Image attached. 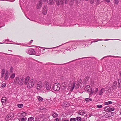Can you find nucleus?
I'll return each mask as SVG.
<instances>
[{
    "mask_svg": "<svg viewBox=\"0 0 121 121\" xmlns=\"http://www.w3.org/2000/svg\"><path fill=\"white\" fill-rule=\"evenodd\" d=\"M65 82H63L62 84V89L60 92L61 95L63 94L65 95L68 91L67 86Z\"/></svg>",
    "mask_w": 121,
    "mask_h": 121,
    "instance_id": "nucleus-1",
    "label": "nucleus"
},
{
    "mask_svg": "<svg viewBox=\"0 0 121 121\" xmlns=\"http://www.w3.org/2000/svg\"><path fill=\"white\" fill-rule=\"evenodd\" d=\"M60 86L59 83H56L54 84L53 86V89L56 91H58L60 89Z\"/></svg>",
    "mask_w": 121,
    "mask_h": 121,
    "instance_id": "nucleus-2",
    "label": "nucleus"
},
{
    "mask_svg": "<svg viewBox=\"0 0 121 121\" xmlns=\"http://www.w3.org/2000/svg\"><path fill=\"white\" fill-rule=\"evenodd\" d=\"M34 84V80L33 79H31L28 83L27 87L28 88H30L33 87Z\"/></svg>",
    "mask_w": 121,
    "mask_h": 121,
    "instance_id": "nucleus-3",
    "label": "nucleus"
},
{
    "mask_svg": "<svg viewBox=\"0 0 121 121\" xmlns=\"http://www.w3.org/2000/svg\"><path fill=\"white\" fill-rule=\"evenodd\" d=\"M14 116V114L12 113L9 114L5 118L6 120H10L12 119Z\"/></svg>",
    "mask_w": 121,
    "mask_h": 121,
    "instance_id": "nucleus-4",
    "label": "nucleus"
},
{
    "mask_svg": "<svg viewBox=\"0 0 121 121\" xmlns=\"http://www.w3.org/2000/svg\"><path fill=\"white\" fill-rule=\"evenodd\" d=\"M26 52L28 54L31 55H35V51L32 48H30L28 50H27Z\"/></svg>",
    "mask_w": 121,
    "mask_h": 121,
    "instance_id": "nucleus-5",
    "label": "nucleus"
},
{
    "mask_svg": "<svg viewBox=\"0 0 121 121\" xmlns=\"http://www.w3.org/2000/svg\"><path fill=\"white\" fill-rule=\"evenodd\" d=\"M52 84V82L50 81L46 83V87L47 90H49L51 89V85Z\"/></svg>",
    "mask_w": 121,
    "mask_h": 121,
    "instance_id": "nucleus-6",
    "label": "nucleus"
},
{
    "mask_svg": "<svg viewBox=\"0 0 121 121\" xmlns=\"http://www.w3.org/2000/svg\"><path fill=\"white\" fill-rule=\"evenodd\" d=\"M42 82L41 81L39 82L37 86V89L38 90H41L42 87Z\"/></svg>",
    "mask_w": 121,
    "mask_h": 121,
    "instance_id": "nucleus-7",
    "label": "nucleus"
},
{
    "mask_svg": "<svg viewBox=\"0 0 121 121\" xmlns=\"http://www.w3.org/2000/svg\"><path fill=\"white\" fill-rule=\"evenodd\" d=\"M82 44H81V43L79 44L78 45V47H72V48H71V50H76V49H78V48H82Z\"/></svg>",
    "mask_w": 121,
    "mask_h": 121,
    "instance_id": "nucleus-8",
    "label": "nucleus"
},
{
    "mask_svg": "<svg viewBox=\"0 0 121 121\" xmlns=\"http://www.w3.org/2000/svg\"><path fill=\"white\" fill-rule=\"evenodd\" d=\"M19 78L17 77H16L15 78L13 82V84L15 85L18 84L19 80Z\"/></svg>",
    "mask_w": 121,
    "mask_h": 121,
    "instance_id": "nucleus-9",
    "label": "nucleus"
},
{
    "mask_svg": "<svg viewBox=\"0 0 121 121\" xmlns=\"http://www.w3.org/2000/svg\"><path fill=\"white\" fill-rule=\"evenodd\" d=\"M69 3L70 4V5H72L73 3V1L74 0H71V1H69ZM75 1V2L77 4L79 3L80 2L79 0H74Z\"/></svg>",
    "mask_w": 121,
    "mask_h": 121,
    "instance_id": "nucleus-10",
    "label": "nucleus"
},
{
    "mask_svg": "<svg viewBox=\"0 0 121 121\" xmlns=\"http://www.w3.org/2000/svg\"><path fill=\"white\" fill-rule=\"evenodd\" d=\"M47 7L46 6H44L43 8L42 13L44 15H45L47 13Z\"/></svg>",
    "mask_w": 121,
    "mask_h": 121,
    "instance_id": "nucleus-11",
    "label": "nucleus"
},
{
    "mask_svg": "<svg viewBox=\"0 0 121 121\" xmlns=\"http://www.w3.org/2000/svg\"><path fill=\"white\" fill-rule=\"evenodd\" d=\"M30 78L28 76L26 77L25 79L24 83L25 85H26L29 82Z\"/></svg>",
    "mask_w": 121,
    "mask_h": 121,
    "instance_id": "nucleus-12",
    "label": "nucleus"
},
{
    "mask_svg": "<svg viewBox=\"0 0 121 121\" xmlns=\"http://www.w3.org/2000/svg\"><path fill=\"white\" fill-rule=\"evenodd\" d=\"M105 91V89L104 88H102L99 92V95H101Z\"/></svg>",
    "mask_w": 121,
    "mask_h": 121,
    "instance_id": "nucleus-13",
    "label": "nucleus"
},
{
    "mask_svg": "<svg viewBox=\"0 0 121 121\" xmlns=\"http://www.w3.org/2000/svg\"><path fill=\"white\" fill-rule=\"evenodd\" d=\"M41 54V50L38 49L37 51L35 52V55L37 56H39Z\"/></svg>",
    "mask_w": 121,
    "mask_h": 121,
    "instance_id": "nucleus-14",
    "label": "nucleus"
},
{
    "mask_svg": "<svg viewBox=\"0 0 121 121\" xmlns=\"http://www.w3.org/2000/svg\"><path fill=\"white\" fill-rule=\"evenodd\" d=\"M42 2L41 1H39L37 6V8L38 9H39L41 7L42 5Z\"/></svg>",
    "mask_w": 121,
    "mask_h": 121,
    "instance_id": "nucleus-15",
    "label": "nucleus"
},
{
    "mask_svg": "<svg viewBox=\"0 0 121 121\" xmlns=\"http://www.w3.org/2000/svg\"><path fill=\"white\" fill-rule=\"evenodd\" d=\"M23 80L24 79L23 78L20 79L18 83V85L20 86L22 85L23 83Z\"/></svg>",
    "mask_w": 121,
    "mask_h": 121,
    "instance_id": "nucleus-16",
    "label": "nucleus"
},
{
    "mask_svg": "<svg viewBox=\"0 0 121 121\" xmlns=\"http://www.w3.org/2000/svg\"><path fill=\"white\" fill-rule=\"evenodd\" d=\"M7 99L5 97H3L1 99V101L2 103H6Z\"/></svg>",
    "mask_w": 121,
    "mask_h": 121,
    "instance_id": "nucleus-17",
    "label": "nucleus"
},
{
    "mask_svg": "<svg viewBox=\"0 0 121 121\" xmlns=\"http://www.w3.org/2000/svg\"><path fill=\"white\" fill-rule=\"evenodd\" d=\"M85 111L83 110H79L78 113L80 115H83L85 114Z\"/></svg>",
    "mask_w": 121,
    "mask_h": 121,
    "instance_id": "nucleus-18",
    "label": "nucleus"
},
{
    "mask_svg": "<svg viewBox=\"0 0 121 121\" xmlns=\"http://www.w3.org/2000/svg\"><path fill=\"white\" fill-rule=\"evenodd\" d=\"M52 115L54 117H58V115L56 113L52 112Z\"/></svg>",
    "mask_w": 121,
    "mask_h": 121,
    "instance_id": "nucleus-19",
    "label": "nucleus"
},
{
    "mask_svg": "<svg viewBox=\"0 0 121 121\" xmlns=\"http://www.w3.org/2000/svg\"><path fill=\"white\" fill-rule=\"evenodd\" d=\"M69 105V103L67 102H64L62 105L64 107L68 106Z\"/></svg>",
    "mask_w": 121,
    "mask_h": 121,
    "instance_id": "nucleus-20",
    "label": "nucleus"
},
{
    "mask_svg": "<svg viewBox=\"0 0 121 121\" xmlns=\"http://www.w3.org/2000/svg\"><path fill=\"white\" fill-rule=\"evenodd\" d=\"M109 56H111V57H119V58H121V56H104V57H103V58H102L101 60H103V59L104 58H106V57H109Z\"/></svg>",
    "mask_w": 121,
    "mask_h": 121,
    "instance_id": "nucleus-21",
    "label": "nucleus"
},
{
    "mask_svg": "<svg viewBox=\"0 0 121 121\" xmlns=\"http://www.w3.org/2000/svg\"><path fill=\"white\" fill-rule=\"evenodd\" d=\"M20 114L21 115V117H25L26 115V113L24 112H22L20 113Z\"/></svg>",
    "mask_w": 121,
    "mask_h": 121,
    "instance_id": "nucleus-22",
    "label": "nucleus"
},
{
    "mask_svg": "<svg viewBox=\"0 0 121 121\" xmlns=\"http://www.w3.org/2000/svg\"><path fill=\"white\" fill-rule=\"evenodd\" d=\"M118 87H120L121 86V79H119L118 80Z\"/></svg>",
    "mask_w": 121,
    "mask_h": 121,
    "instance_id": "nucleus-23",
    "label": "nucleus"
},
{
    "mask_svg": "<svg viewBox=\"0 0 121 121\" xmlns=\"http://www.w3.org/2000/svg\"><path fill=\"white\" fill-rule=\"evenodd\" d=\"M54 0H49L48 1V3L50 4H52L54 3Z\"/></svg>",
    "mask_w": 121,
    "mask_h": 121,
    "instance_id": "nucleus-24",
    "label": "nucleus"
},
{
    "mask_svg": "<svg viewBox=\"0 0 121 121\" xmlns=\"http://www.w3.org/2000/svg\"><path fill=\"white\" fill-rule=\"evenodd\" d=\"M112 103V102L111 101H108L107 102H105L104 103V104L105 105H108L110 104H111Z\"/></svg>",
    "mask_w": 121,
    "mask_h": 121,
    "instance_id": "nucleus-25",
    "label": "nucleus"
},
{
    "mask_svg": "<svg viewBox=\"0 0 121 121\" xmlns=\"http://www.w3.org/2000/svg\"><path fill=\"white\" fill-rule=\"evenodd\" d=\"M75 85V84L74 83H73V86L71 87L70 91H72L74 88Z\"/></svg>",
    "mask_w": 121,
    "mask_h": 121,
    "instance_id": "nucleus-26",
    "label": "nucleus"
},
{
    "mask_svg": "<svg viewBox=\"0 0 121 121\" xmlns=\"http://www.w3.org/2000/svg\"><path fill=\"white\" fill-rule=\"evenodd\" d=\"M37 98L39 101H42L43 100V98L39 96H38L37 97Z\"/></svg>",
    "mask_w": 121,
    "mask_h": 121,
    "instance_id": "nucleus-27",
    "label": "nucleus"
},
{
    "mask_svg": "<svg viewBox=\"0 0 121 121\" xmlns=\"http://www.w3.org/2000/svg\"><path fill=\"white\" fill-rule=\"evenodd\" d=\"M15 76V75L14 73H12L11 74L10 76V78L11 79H13Z\"/></svg>",
    "mask_w": 121,
    "mask_h": 121,
    "instance_id": "nucleus-28",
    "label": "nucleus"
},
{
    "mask_svg": "<svg viewBox=\"0 0 121 121\" xmlns=\"http://www.w3.org/2000/svg\"><path fill=\"white\" fill-rule=\"evenodd\" d=\"M34 120V118L33 117H30L28 119V121H33Z\"/></svg>",
    "mask_w": 121,
    "mask_h": 121,
    "instance_id": "nucleus-29",
    "label": "nucleus"
},
{
    "mask_svg": "<svg viewBox=\"0 0 121 121\" xmlns=\"http://www.w3.org/2000/svg\"><path fill=\"white\" fill-rule=\"evenodd\" d=\"M94 93L95 94L98 91V88H95V89L94 90Z\"/></svg>",
    "mask_w": 121,
    "mask_h": 121,
    "instance_id": "nucleus-30",
    "label": "nucleus"
},
{
    "mask_svg": "<svg viewBox=\"0 0 121 121\" xmlns=\"http://www.w3.org/2000/svg\"><path fill=\"white\" fill-rule=\"evenodd\" d=\"M13 67H11L9 69V71L10 73H12L13 72Z\"/></svg>",
    "mask_w": 121,
    "mask_h": 121,
    "instance_id": "nucleus-31",
    "label": "nucleus"
},
{
    "mask_svg": "<svg viewBox=\"0 0 121 121\" xmlns=\"http://www.w3.org/2000/svg\"><path fill=\"white\" fill-rule=\"evenodd\" d=\"M64 64H51L50 63H48L46 64L45 65H50V64H54L56 65H64Z\"/></svg>",
    "mask_w": 121,
    "mask_h": 121,
    "instance_id": "nucleus-32",
    "label": "nucleus"
},
{
    "mask_svg": "<svg viewBox=\"0 0 121 121\" xmlns=\"http://www.w3.org/2000/svg\"><path fill=\"white\" fill-rule=\"evenodd\" d=\"M77 121H81V118L80 117H78L76 118Z\"/></svg>",
    "mask_w": 121,
    "mask_h": 121,
    "instance_id": "nucleus-33",
    "label": "nucleus"
},
{
    "mask_svg": "<svg viewBox=\"0 0 121 121\" xmlns=\"http://www.w3.org/2000/svg\"><path fill=\"white\" fill-rule=\"evenodd\" d=\"M114 108L113 107L110 108L109 109V112H111V111H113L114 110Z\"/></svg>",
    "mask_w": 121,
    "mask_h": 121,
    "instance_id": "nucleus-34",
    "label": "nucleus"
},
{
    "mask_svg": "<svg viewBox=\"0 0 121 121\" xmlns=\"http://www.w3.org/2000/svg\"><path fill=\"white\" fill-rule=\"evenodd\" d=\"M17 106L19 108H22L23 106V105L22 104H18Z\"/></svg>",
    "mask_w": 121,
    "mask_h": 121,
    "instance_id": "nucleus-35",
    "label": "nucleus"
},
{
    "mask_svg": "<svg viewBox=\"0 0 121 121\" xmlns=\"http://www.w3.org/2000/svg\"><path fill=\"white\" fill-rule=\"evenodd\" d=\"M9 76H8V75L5 74L4 78V79L5 80H7V79L9 78Z\"/></svg>",
    "mask_w": 121,
    "mask_h": 121,
    "instance_id": "nucleus-36",
    "label": "nucleus"
},
{
    "mask_svg": "<svg viewBox=\"0 0 121 121\" xmlns=\"http://www.w3.org/2000/svg\"><path fill=\"white\" fill-rule=\"evenodd\" d=\"M5 69H2V71L1 72V74H4V73H5Z\"/></svg>",
    "mask_w": 121,
    "mask_h": 121,
    "instance_id": "nucleus-37",
    "label": "nucleus"
},
{
    "mask_svg": "<svg viewBox=\"0 0 121 121\" xmlns=\"http://www.w3.org/2000/svg\"><path fill=\"white\" fill-rule=\"evenodd\" d=\"M88 79L89 77H86L84 79V80L85 81V82L86 83V82H87L88 81Z\"/></svg>",
    "mask_w": 121,
    "mask_h": 121,
    "instance_id": "nucleus-38",
    "label": "nucleus"
},
{
    "mask_svg": "<svg viewBox=\"0 0 121 121\" xmlns=\"http://www.w3.org/2000/svg\"><path fill=\"white\" fill-rule=\"evenodd\" d=\"M95 2L98 5L100 3V1L99 0H95Z\"/></svg>",
    "mask_w": 121,
    "mask_h": 121,
    "instance_id": "nucleus-39",
    "label": "nucleus"
},
{
    "mask_svg": "<svg viewBox=\"0 0 121 121\" xmlns=\"http://www.w3.org/2000/svg\"><path fill=\"white\" fill-rule=\"evenodd\" d=\"M110 108L108 107H106L104 108V110H108V111H109V109Z\"/></svg>",
    "mask_w": 121,
    "mask_h": 121,
    "instance_id": "nucleus-40",
    "label": "nucleus"
},
{
    "mask_svg": "<svg viewBox=\"0 0 121 121\" xmlns=\"http://www.w3.org/2000/svg\"><path fill=\"white\" fill-rule=\"evenodd\" d=\"M117 82L116 81H114L113 84V86H116L117 85Z\"/></svg>",
    "mask_w": 121,
    "mask_h": 121,
    "instance_id": "nucleus-41",
    "label": "nucleus"
},
{
    "mask_svg": "<svg viewBox=\"0 0 121 121\" xmlns=\"http://www.w3.org/2000/svg\"><path fill=\"white\" fill-rule=\"evenodd\" d=\"M86 101H91L92 100L91 99H90L89 98H87L85 99Z\"/></svg>",
    "mask_w": 121,
    "mask_h": 121,
    "instance_id": "nucleus-42",
    "label": "nucleus"
},
{
    "mask_svg": "<svg viewBox=\"0 0 121 121\" xmlns=\"http://www.w3.org/2000/svg\"><path fill=\"white\" fill-rule=\"evenodd\" d=\"M60 46H59L57 47H54V48H45L46 49H53L54 48H57L58 47H59Z\"/></svg>",
    "mask_w": 121,
    "mask_h": 121,
    "instance_id": "nucleus-43",
    "label": "nucleus"
},
{
    "mask_svg": "<svg viewBox=\"0 0 121 121\" xmlns=\"http://www.w3.org/2000/svg\"><path fill=\"white\" fill-rule=\"evenodd\" d=\"M26 118H22L21 119V121H26Z\"/></svg>",
    "mask_w": 121,
    "mask_h": 121,
    "instance_id": "nucleus-44",
    "label": "nucleus"
},
{
    "mask_svg": "<svg viewBox=\"0 0 121 121\" xmlns=\"http://www.w3.org/2000/svg\"><path fill=\"white\" fill-rule=\"evenodd\" d=\"M102 40V39H98V40H97V41H92L91 42V44L92 43H93L94 42H97L98 41H100V40Z\"/></svg>",
    "mask_w": 121,
    "mask_h": 121,
    "instance_id": "nucleus-45",
    "label": "nucleus"
},
{
    "mask_svg": "<svg viewBox=\"0 0 121 121\" xmlns=\"http://www.w3.org/2000/svg\"><path fill=\"white\" fill-rule=\"evenodd\" d=\"M102 105H97V107L98 108H100L102 107Z\"/></svg>",
    "mask_w": 121,
    "mask_h": 121,
    "instance_id": "nucleus-46",
    "label": "nucleus"
},
{
    "mask_svg": "<svg viewBox=\"0 0 121 121\" xmlns=\"http://www.w3.org/2000/svg\"><path fill=\"white\" fill-rule=\"evenodd\" d=\"M70 121H75V119L74 118H72L70 119Z\"/></svg>",
    "mask_w": 121,
    "mask_h": 121,
    "instance_id": "nucleus-47",
    "label": "nucleus"
},
{
    "mask_svg": "<svg viewBox=\"0 0 121 121\" xmlns=\"http://www.w3.org/2000/svg\"><path fill=\"white\" fill-rule=\"evenodd\" d=\"M90 0V2L91 4L93 3L94 1V0Z\"/></svg>",
    "mask_w": 121,
    "mask_h": 121,
    "instance_id": "nucleus-48",
    "label": "nucleus"
},
{
    "mask_svg": "<svg viewBox=\"0 0 121 121\" xmlns=\"http://www.w3.org/2000/svg\"><path fill=\"white\" fill-rule=\"evenodd\" d=\"M6 84L5 83H3L2 85V87H4L5 86Z\"/></svg>",
    "mask_w": 121,
    "mask_h": 121,
    "instance_id": "nucleus-49",
    "label": "nucleus"
},
{
    "mask_svg": "<svg viewBox=\"0 0 121 121\" xmlns=\"http://www.w3.org/2000/svg\"><path fill=\"white\" fill-rule=\"evenodd\" d=\"M115 2L116 4H117L118 3V0H115Z\"/></svg>",
    "mask_w": 121,
    "mask_h": 121,
    "instance_id": "nucleus-50",
    "label": "nucleus"
},
{
    "mask_svg": "<svg viewBox=\"0 0 121 121\" xmlns=\"http://www.w3.org/2000/svg\"><path fill=\"white\" fill-rule=\"evenodd\" d=\"M94 93V90H93L92 89H91V94H93Z\"/></svg>",
    "mask_w": 121,
    "mask_h": 121,
    "instance_id": "nucleus-51",
    "label": "nucleus"
},
{
    "mask_svg": "<svg viewBox=\"0 0 121 121\" xmlns=\"http://www.w3.org/2000/svg\"><path fill=\"white\" fill-rule=\"evenodd\" d=\"M9 74V71L8 70H7L6 71L5 75H8Z\"/></svg>",
    "mask_w": 121,
    "mask_h": 121,
    "instance_id": "nucleus-52",
    "label": "nucleus"
},
{
    "mask_svg": "<svg viewBox=\"0 0 121 121\" xmlns=\"http://www.w3.org/2000/svg\"><path fill=\"white\" fill-rule=\"evenodd\" d=\"M17 44V45H23V44L22 43H18V44Z\"/></svg>",
    "mask_w": 121,
    "mask_h": 121,
    "instance_id": "nucleus-53",
    "label": "nucleus"
},
{
    "mask_svg": "<svg viewBox=\"0 0 121 121\" xmlns=\"http://www.w3.org/2000/svg\"><path fill=\"white\" fill-rule=\"evenodd\" d=\"M61 121H69L68 120H61Z\"/></svg>",
    "mask_w": 121,
    "mask_h": 121,
    "instance_id": "nucleus-54",
    "label": "nucleus"
},
{
    "mask_svg": "<svg viewBox=\"0 0 121 121\" xmlns=\"http://www.w3.org/2000/svg\"><path fill=\"white\" fill-rule=\"evenodd\" d=\"M104 0L107 2H110V0Z\"/></svg>",
    "mask_w": 121,
    "mask_h": 121,
    "instance_id": "nucleus-55",
    "label": "nucleus"
},
{
    "mask_svg": "<svg viewBox=\"0 0 121 121\" xmlns=\"http://www.w3.org/2000/svg\"><path fill=\"white\" fill-rule=\"evenodd\" d=\"M81 121H85V120L84 118L81 119Z\"/></svg>",
    "mask_w": 121,
    "mask_h": 121,
    "instance_id": "nucleus-56",
    "label": "nucleus"
},
{
    "mask_svg": "<svg viewBox=\"0 0 121 121\" xmlns=\"http://www.w3.org/2000/svg\"><path fill=\"white\" fill-rule=\"evenodd\" d=\"M4 74H1V78H2L4 77Z\"/></svg>",
    "mask_w": 121,
    "mask_h": 121,
    "instance_id": "nucleus-57",
    "label": "nucleus"
},
{
    "mask_svg": "<svg viewBox=\"0 0 121 121\" xmlns=\"http://www.w3.org/2000/svg\"><path fill=\"white\" fill-rule=\"evenodd\" d=\"M66 50L68 51H71V49H68V50L66 49Z\"/></svg>",
    "mask_w": 121,
    "mask_h": 121,
    "instance_id": "nucleus-58",
    "label": "nucleus"
},
{
    "mask_svg": "<svg viewBox=\"0 0 121 121\" xmlns=\"http://www.w3.org/2000/svg\"><path fill=\"white\" fill-rule=\"evenodd\" d=\"M43 1L44 2H46L47 1V0H43Z\"/></svg>",
    "mask_w": 121,
    "mask_h": 121,
    "instance_id": "nucleus-59",
    "label": "nucleus"
},
{
    "mask_svg": "<svg viewBox=\"0 0 121 121\" xmlns=\"http://www.w3.org/2000/svg\"><path fill=\"white\" fill-rule=\"evenodd\" d=\"M33 40H31L30 41V43H32V42H33Z\"/></svg>",
    "mask_w": 121,
    "mask_h": 121,
    "instance_id": "nucleus-60",
    "label": "nucleus"
},
{
    "mask_svg": "<svg viewBox=\"0 0 121 121\" xmlns=\"http://www.w3.org/2000/svg\"><path fill=\"white\" fill-rule=\"evenodd\" d=\"M27 18L29 19L31 21H34V20H30V19H29V18Z\"/></svg>",
    "mask_w": 121,
    "mask_h": 121,
    "instance_id": "nucleus-61",
    "label": "nucleus"
},
{
    "mask_svg": "<svg viewBox=\"0 0 121 121\" xmlns=\"http://www.w3.org/2000/svg\"><path fill=\"white\" fill-rule=\"evenodd\" d=\"M43 109V108H40V109H42V110Z\"/></svg>",
    "mask_w": 121,
    "mask_h": 121,
    "instance_id": "nucleus-62",
    "label": "nucleus"
},
{
    "mask_svg": "<svg viewBox=\"0 0 121 121\" xmlns=\"http://www.w3.org/2000/svg\"><path fill=\"white\" fill-rule=\"evenodd\" d=\"M109 39H105V40H105V41H107V40H109Z\"/></svg>",
    "mask_w": 121,
    "mask_h": 121,
    "instance_id": "nucleus-63",
    "label": "nucleus"
},
{
    "mask_svg": "<svg viewBox=\"0 0 121 121\" xmlns=\"http://www.w3.org/2000/svg\"><path fill=\"white\" fill-rule=\"evenodd\" d=\"M120 114H121V111L120 112Z\"/></svg>",
    "mask_w": 121,
    "mask_h": 121,
    "instance_id": "nucleus-64",
    "label": "nucleus"
}]
</instances>
